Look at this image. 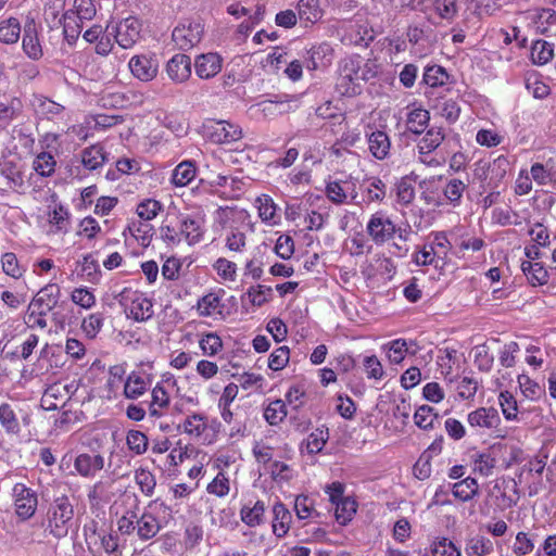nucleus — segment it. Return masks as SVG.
I'll return each mask as SVG.
<instances>
[{
  "instance_id": "nucleus-1",
  "label": "nucleus",
  "mask_w": 556,
  "mask_h": 556,
  "mask_svg": "<svg viewBox=\"0 0 556 556\" xmlns=\"http://www.w3.org/2000/svg\"><path fill=\"white\" fill-rule=\"evenodd\" d=\"M117 530L123 535H136L140 541L154 539L162 530L160 518L152 511H140L138 502L134 508L126 509L117 519Z\"/></svg>"
},
{
  "instance_id": "nucleus-2",
  "label": "nucleus",
  "mask_w": 556,
  "mask_h": 556,
  "mask_svg": "<svg viewBox=\"0 0 556 556\" xmlns=\"http://www.w3.org/2000/svg\"><path fill=\"white\" fill-rule=\"evenodd\" d=\"M84 536L88 551L92 554L122 556L123 548L118 534L111 528L100 527L97 520H90L84 526Z\"/></svg>"
},
{
  "instance_id": "nucleus-3",
  "label": "nucleus",
  "mask_w": 556,
  "mask_h": 556,
  "mask_svg": "<svg viewBox=\"0 0 556 556\" xmlns=\"http://www.w3.org/2000/svg\"><path fill=\"white\" fill-rule=\"evenodd\" d=\"M219 428L220 422L216 418H210L204 412L188 414L179 425L184 434L204 445H211L217 441Z\"/></svg>"
},
{
  "instance_id": "nucleus-4",
  "label": "nucleus",
  "mask_w": 556,
  "mask_h": 556,
  "mask_svg": "<svg viewBox=\"0 0 556 556\" xmlns=\"http://www.w3.org/2000/svg\"><path fill=\"white\" fill-rule=\"evenodd\" d=\"M445 131L442 127H430L416 142L417 161L430 168L442 167L446 163V157L439 151V148L445 140Z\"/></svg>"
},
{
  "instance_id": "nucleus-5",
  "label": "nucleus",
  "mask_w": 556,
  "mask_h": 556,
  "mask_svg": "<svg viewBox=\"0 0 556 556\" xmlns=\"http://www.w3.org/2000/svg\"><path fill=\"white\" fill-rule=\"evenodd\" d=\"M519 498L518 484L513 478L497 477L485 486V503L500 511L513 508Z\"/></svg>"
},
{
  "instance_id": "nucleus-6",
  "label": "nucleus",
  "mask_w": 556,
  "mask_h": 556,
  "mask_svg": "<svg viewBox=\"0 0 556 556\" xmlns=\"http://www.w3.org/2000/svg\"><path fill=\"white\" fill-rule=\"evenodd\" d=\"M74 517V506L67 495L63 494L53 500L46 514V531L55 539L68 534Z\"/></svg>"
},
{
  "instance_id": "nucleus-7",
  "label": "nucleus",
  "mask_w": 556,
  "mask_h": 556,
  "mask_svg": "<svg viewBox=\"0 0 556 556\" xmlns=\"http://www.w3.org/2000/svg\"><path fill=\"white\" fill-rule=\"evenodd\" d=\"M359 63H362L359 54H352L341 60L336 83V89L341 96L354 97L361 93Z\"/></svg>"
},
{
  "instance_id": "nucleus-8",
  "label": "nucleus",
  "mask_w": 556,
  "mask_h": 556,
  "mask_svg": "<svg viewBox=\"0 0 556 556\" xmlns=\"http://www.w3.org/2000/svg\"><path fill=\"white\" fill-rule=\"evenodd\" d=\"M510 170V162L507 156L498 155L493 160H479L475 163L473 177L484 188L495 189L504 180Z\"/></svg>"
},
{
  "instance_id": "nucleus-9",
  "label": "nucleus",
  "mask_w": 556,
  "mask_h": 556,
  "mask_svg": "<svg viewBox=\"0 0 556 556\" xmlns=\"http://www.w3.org/2000/svg\"><path fill=\"white\" fill-rule=\"evenodd\" d=\"M175 377L167 372L150 390V399L147 401L148 415L151 419H161L169 414L172 395L167 387L175 386Z\"/></svg>"
},
{
  "instance_id": "nucleus-10",
  "label": "nucleus",
  "mask_w": 556,
  "mask_h": 556,
  "mask_svg": "<svg viewBox=\"0 0 556 556\" xmlns=\"http://www.w3.org/2000/svg\"><path fill=\"white\" fill-rule=\"evenodd\" d=\"M118 296L127 316L134 320L146 321L153 316V303L144 292L125 287Z\"/></svg>"
},
{
  "instance_id": "nucleus-11",
  "label": "nucleus",
  "mask_w": 556,
  "mask_h": 556,
  "mask_svg": "<svg viewBox=\"0 0 556 556\" xmlns=\"http://www.w3.org/2000/svg\"><path fill=\"white\" fill-rule=\"evenodd\" d=\"M142 26L143 23L139 17L129 15L115 24H108L105 30L114 37V42L122 49L128 50L134 48L140 40Z\"/></svg>"
},
{
  "instance_id": "nucleus-12",
  "label": "nucleus",
  "mask_w": 556,
  "mask_h": 556,
  "mask_svg": "<svg viewBox=\"0 0 556 556\" xmlns=\"http://www.w3.org/2000/svg\"><path fill=\"white\" fill-rule=\"evenodd\" d=\"M204 35V24L201 21L185 20L172 31L174 45L182 51H188L198 46Z\"/></svg>"
},
{
  "instance_id": "nucleus-13",
  "label": "nucleus",
  "mask_w": 556,
  "mask_h": 556,
  "mask_svg": "<svg viewBox=\"0 0 556 556\" xmlns=\"http://www.w3.org/2000/svg\"><path fill=\"white\" fill-rule=\"evenodd\" d=\"M222 213L225 215L226 219L222 223L224 233V248L229 253L233 254H242L247 251L248 248V236L247 232L239 226L235 218L230 220L229 215H235V211L232 210H222Z\"/></svg>"
},
{
  "instance_id": "nucleus-14",
  "label": "nucleus",
  "mask_w": 556,
  "mask_h": 556,
  "mask_svg": "<svg viewBox=\"0 0 556 556\" xmlns=\"http://www.w3.org/2000/svg\"><path fill=\"white\" fill-rule=\"evenodd\" d=\"M396 230L393 220L381 211L374 213L366 225L367 235L377 245H382L392 240Z\"/></svg>"
},
{
  "instance_id": "nucleus-15",
  "label": "nucleus",
  "mask_w": 556,
  "mask_h": 556,
  "mask_svg": "<svg viewBox=\"0 0 556 556\" xmlns=\"http://www.w3.org/2000/svg\"><path fill=\"white\" fill-rule=\"evenodd\" d=\"M14 508L21 520L30 519L38 506L37 493L24 483H15L12 489Z\"/></svg>"
},
{
  "instance_id": "nucleus-16",
  "label": "nucleus",
  "mask_w": 556,
  "mask_h": 556,
  "mask_svg": "<svg viewBox=\"0 0 556 556\" xmlns=\"http://www.w3.org/2000/svg\"><path fill=\"white\" fill-rule=\"evenodd\" d=\"M128 67L135 78L148 83L157 76L159 60L153 52L139 53L129 59Z\"/></svg>"
},
{
  "instance_id": "nucleus-17",
  "label": "nucleus",
  "mask_w": 556,
  "mask_h": 556,
  "mask_svg": "<svg viewBox=\"0 0 556 556\" xmlns=\"http://www.w3.org/2000/svg\"><path fill=\"white\" fill-rule=\"evenodd\" d=\"M205 131L210 141L216 144H227L242 138L241 127L227 121H210Z\"/></svg>"
},
{
  "instance_id": "nucleus-18",
  "label": "nucleus",
  "mask_w": 556,
  "mask_h": 556,
  "mask_svg": "<svg viewBox=\"0 0 556 556\" xmlns=\"http://www.w3.org/2000/svg\"><path fill=\"white\" fill-rule=\"evenodd\" d=\"M153 375L143 370H132L124 381L123 394L128 400H138L150 390Z\"/></svg>"
},
{
  "instance_id": "nucleus-19",
  "label": "nucleus",
  "mask_w": 556,
  "mask_h": 556,
  "mask_svg": "<svg viewBox=\"0 0 556 556\" xmlns=\"http://www.w3.org/2000/svg\"><path fill=\"white\" fill-rule=\"evenodd\" d=\"M306 67L308 71H324L331 66L334 59V49L328 41L312 45L307 50Z\"/></svg>"
},
{
  "instance_id": "nucleus-20",
  "label": "nucleus",
  "mask_w": 556,
  "mask_h": 556,
  "mask_svg": "<svg viewBox=\"0 0 556 556\" xmlns=\"http://www.w3.org/2000/svg\"><path fill=\"white\" fill-rule=\"evenodd\" d=\"M0 175L5 179L8 189L17 193L25 192V175L23 165L20 162L10 159H3L0 162Z\"/></svg>"
},
{
  "instance_id": "nucleus-21",
  "label": "nucleus",
  "mask_w": 556,
  "mask_h": 556,
  "mask_svg": "<svg viewBox=\"0 0 556 556\" xmlns=\"http://www.w3.org/2000/svg\"><path fill=\"white\" fill-rule=\"evenodd\" d=\"M467 422L476 431L493 430L500 427L501 417L494 407H478L468 413Z\"/></svg>"
},
{
  "instance_id": "nucleus-22",
  "label": "nucleus",
  "mask_w": 556,
  "mask_h": 556,
  "mask_svg": "<svg viewBox=\"0 0 556 556\" xmlns=\"http://www.w3.org/2000/svg\"><path fill=\"white\" fill-rule=\"evenodd\" d=\"M161 239L167 245H178L184 241L182 213H167L160 227Z\"/></svg>"
},
{
  "instance_id": "nucleus-23",
  "label": "nucleus",
  "mask_w": 556,
  "mask_h": 556,
  "mask_svg": "<svg viewBox=\"0 0 556 556\" xmlns=\"http://www.w3.org/2000/svg\"><path fill=\"white\" fill-rule=\"evenodd\" d=\"M80 163L88 172H97L109 162L110 153L103 142H96L80 151Z\"/></svg>"
},
{
  "instance_id": "nucleus-24",
  "label": "nucleus",
  "mask_w": 556,
  "mask_h": 556,
  "mask_svg": "<svg viewBox=\"0 0 556 556\" xmlns=\"http://www.w3.org/2000/svg\"><path fill=\"white\" fill-rule=\"evenodd\" d=\"M24 111V102L20 97L5 96L0 100V134L8 130L10 125L20 118Z\"/></svg>"
},
{
  "instance_id": "nucleus-25",
  "label": "nucleus",
  "mask_w": 556,
  "mask_h": 556,
  "mask_svg": "<svg viewBox=\"0 0 556 556\" xmlns=\"http://www.w3.org/2000/svg\"><path fill=\"white\" fill-rule=\"evenodd\" d=\"M108 30L103 29L101 25L94 24L83 34L86 42L94 45V52L101 56H108L114 49V41L111 40Z\"/></svg>"
},
{
  "instance_id": "nucleus-26",
  "label": "nucleus",
  "mask_w": 556,
  "mask_h": 556,
  "mask_svg": "<svg viewBox=\"0 0 556 556\" xmlns=\"http://www.w3.org/2000/svg\"><path fill=\"white\" fill-rule=\"evenodd\" d=\"M191 58L184 53L173 55L166 64V74L175 84H182L191 76Z\"/></svg>"
},
{
  "instance_id": "nucleus-27",
  "label": "nucleus",
  "mask_w": 556,
  "mask_h": 556,
  "mask_svg": "<svg viewBox=\"0 0 556 556\" xmlns=\"http://www.w3.org/2000/svg\"><path fill=\"white\" fill-rule=\"evenodd\" d=\"M104 467V458L100 454L80 453L74 458V471L84 478H92Z\"/></svg>"
},
{
  "instance_id": "nucleus-28",
  "label": "nucleus",
  "mask_w": 556,
  "mask_h": 556,
  "mask_svg": "<svg viewBox=\"0 0 556 556\" xmlns=\"http://www.w3.org/2000/svg\"><path fill=\"white\" fill-rule=\"evenodd\" d=\"M530 175L538 186L556 188V157H548L544 162L532 163Z\"/></svg>"
},
{
  "instance_id": "nucleus-29",
  "label": "nucleus",
  "mask_w": 556,
  "mask_h": 556,
  "mask_svg": "<svg viewBox=\"0 0 556 556\" xmlns=\"http://www.w3.org/2000/svg\"><path fill=\"white\" fill-rule=\"evenodd\" d=\"M223 59L214 52L203 53L195 58L194 71L199 78L210 79L220 73Z\"/></svg>"
},
{
  "instance_id": "nucleus-30",
  "label": "nucleus",
  "mask_w": 556,
  "mask_h": 556,
  "mask_svg": "<svg viewBox=\"0 0 556 556\" xmlns=\"http://www.w3.org/2000/svg\"><path fill=\"white\" fill-rule=\"evenodd\" d=\"M266 505L264 501L256 498L248 500L240 508V520L250 528H256L265 521Z\"/></svg>"
},
{
  "instance_id": "nucleus-31",
  "label": "nucleus",
  "mask_w": 556,
  "mask_h": 556,
  "mask_svg": "<svg viewBox=\"0 0 556 556\" xmlns=\"http://www.w3.org/2000/svg\"><path fill=\"white\" fill-rule=\"evenodd\" d=\"M225 291H210L202 295L195 304L197 313L200 317H216L223 314V294Z\"/></svg>"
},
{
  "instance_id": "nucleus-32",
  "label": "nucleus",
  "mask_w": 556,
  "mask_h": 556,
  "mask_svg": "<svg viewBox=\"0 0 556 556\" xmlns=\"http://www.w3.org/2000/svg\"><path fill=\"white\" fill-rule=\"evenodd\" d=\"M407 109V130L414 135H422L429 126L430 112L417 102L412 103Z\"/></svg>"
},
{
  "instance_id": "nucleus-33",
  "label": "nucleus",
  "mask_w": 556,
  "mask_h": 556,
  "mask_svg": "<svg viewBox=\"0 0 556 556\" xmlns=\"http://www.w3.org/2000/svg\"><path fill=\"white\" fill-rule=\"evenodd\" d=\"M368 151L376 160L383 161L391 150V140L383 130H372L366 134Z\"/></svg>"
},
{
  "instance_id": "nucleus-34",
  "label": "nucleus",
  "mask_w": 556,
  "mask_h": 556,
  "mask_svg": "<svg viewBox=\"0 0 556 556\" xmlns=\"http://www.w3.org/2000/svg\"><path fill=\"white\" fill-rule=\"evenodd\" d=\"M22 48L24 53L34 61L40 60L43 55L42 46L34 22L27 23L24 27Z\"/></svg>"
},
{
  "instance_id": "nucleus-35",
  "label": "nucleus",
  "mask_w": 556,
  "mask_h": 556,
  "mask_svg": "<svg viewBox=\"0 0 556 556\" xmlns=\"http://www.w3.org/2000/svg\"><path fill=\"white\" fill-rule=\"evenodd\" d=\"M450 484L452 496L460 503L470 502L479 494V482L473 477L467 476Z\"/></svg>"
},
{
  "instance_id": "nucleus-36",
  "label": "nucleus",
  "mask_w": 556,
  "mask_h": 556,
  "mask_svg": "<svg viewBox=\"0 0 556 556\" xmlns=\"http://www.w3.org/2000/svg\"><path fill=\"white\" fill-rule=\"evenodd\" d=\"M254 206L262 223L268 226H276L280 223L277 204L268 194H261L254 201Z\"/></svg>"
},
{
  "instance_id": "nucleus-37",
  "label": "nucleus",
  "mask_w": 556,
  "mask_h": 556,
  "mask_svg": "<svg viewBox=\"0 0 556 556\" xmlns=\"http://www.w3.org/2000/svg\"><path fill=\"white\" fill-rule=\"evenodd\" d=\"M296 10L299 20L305 27L316 24L324 16L320 0H299Z\"/></svg>"
},
{
  "instance_id": "nucleus-38",
  "label": "nucleus",
  "mask_w": 556,
  "mask_h": 556,
  "mask_svg": "<svg viewBox=\"0 0 556 556\" xmlns=\"http://www.w3.org/2000/svg\"><path fill=\"white\" fill-rule=\"evenodd\" d=\"M212 269L222 285L235 283L238 279L239 267L236 262L219 256L212 263Z\"/></svg>"
},
{
  "instance_id": "nucleus-39",
  "label": "nucleus",
  "mask_w": 556,
  "mask_h": 556,
  "mask_svg": "<svg viewBox=\"0 0 556 556\" xmlns=\"http://www.w3.org/2000/svg\"><path fill=\"white\" fill-rule=\"evenodd\" d=\"M61 288L58 283L49 282L43 286L31 299V302L46 311H53L60 301Z\"/></svg>"
},
{
  "instance_id": "nucleus-40",
  "label": "nucleus",
  "mask_w": 556,
  "mask_h": 556,
  "mask_svg": "<svg viewBox=\"0 0 556 556\" xmlns=\"http://www.w3.org/2000/svg\"><path fill=\"white\" fill-rule=\"evenodd\" d=\"M182 228L184 241L189 245L198 244L203 240L205 229L201 218L182 213Z\"/></svg>"
},
{
  "instance_id": "nucleus-41",
  "label": "nucleus",
  "mask_w": 556,
  "mask_h": 556,
  "mask_svg": "<svg viewBox=\"0 0 556 556\" xmlns=\"http://www.w3.org/2000/svg\"><path fill=\"white\" fill-rule=\"evenodd\" d=\"M362 193L368 203H382L387 197V185L380 177H368L362 184Z\"/></svg>"
},
{
  "instance_id": "nucleus-42",
  "label": "nucleus",
  "mask_w": 556,
  "mask_h": 556,
  "mask_svg": "<svg viewBox=\"0 0 556 556\" xmlns=\"http://www.w3.org/2000/svg\"><path fill=\"white\" fill-rule=\"evenodd\" d=\"M273 533L277 538L281 539L286 536L290 530L292 515L287 506L281 502H277L273 506Z\"/></svg>"
},
{
  "instance_id": "nucleus-43",
  "label": "nucleus",
  "mask_w": 556,
  "mask_h": 556,
  "mask_svg": "<svg viewBox=\"0 0 556 556\" xmlns=\"http://www.w3.org/2000/svg\"><path fill=\"white\" fill-rule=\"evenodd\" d=\"M59 23L63 28V37L64 40L70 45H76L81 30H83V21L76 17L72 11H65L62 14V17L59 18Z\"/></svg>"
},
{
  "instance_id": "nucleus-44",
  "label": "nucleus",
  "mask_w": 556,
  "mask_h": 556,
  "mask_svg": "<svg viewBox=\"0 0 556 556\" xmlns=\"http://www.w3.org/2000/svg\"><path fill=\"white\" fill-rule=\"evenodd\" d=\"M0 426L9 435H17L22 430L15 408L8 402L0 404Z\"/></svg>"
},
{
  "instance_id": "nucleus-45",
  "label": "nucleus",
  "mask_w": 556,
  "mask_h": 556,
  "mask_svg": "<svg viewBox=\"0 0 556 556\" xmlns=\"http://www.w3.org/2000/svg\"><path fill=\"white\" fill-rule=\"evenodd\" d=\"M429 249L435 253L437 258L440 261L441 266L444 267L452 250V243L444 231L432 232L427 242Z\"/></svg>"
},
{
  "instance_id": "nucleus-46",
  "label": "nucleus",
  "mask_w": 556,
  "mask_h": 556,
  "mask_svg": "<svg viewBox=\"0 0 556 556\" xmlns=\"http://www.w3.org/2000/svg\"><path fill=\"white\" fill-rule=\"evenodd\" d=\"M88 501L91 506H98L101 503H108L114 496L113 481L99 480L88 491Z\"/></svg>"
},
{
  "instance_id": "nucleus-47",
  "label": "nucleus",
  "mask_w": 556,
  "mask_h": 556,
  "mask_svg": "<svg viewBox=\"0 0 556 556\" xmlns=\"http://www.w3.org/2000/svg\"><path fill=\"white\" fill-rule=\"evenodd\" d=\"M396 203L408 206L415 199V179L410 176L401 177L394 185Z\"/></svg>"
},
{
  "instance_id": "nucleus-48",
  "label": "nucleus",
  "mask_w": 556,
  "mask_h": 556,
  "mask_svg": "<svg viewBox=\"0 0 556 556\" xmlns=\"http://www.w3.org/2000/svg\"><path fill=\"white\" fill-rule=\"evenodd\" d=\"M556 9H540L533 17L536 31L546 35H556Z\"/></svg>"
},
{
  "instance_id": "nucleus-49",
  "label": "nucleus",
  "mask_w": 556,
  "mask_h": 556,
  "mask_svg": "<svg viewBox=\"0 0 556 556\" xmlns=\"http://www.w3.org/2000/svg\"><path fill=\"white\" fill-rule=\"evenodd\" d=\"M472 471L481 477H489L496 467V458L491 451L477 452L471 456Z\"/></svg>"
},
{
  "instance_id": "nucleus-50",
  "label": "nucleus",
  "mask_w": 556,
  "mask_h": 556,
  "mask_svg": "<svg viewBox=\"0 0 556 556\" xmlns=\"http://www.w3.org/2000/svg\"><path fill=\"white\" fill-rule=\"evenodd\" d=\"M48 222L54 232H67L71 225V213L68 208L59 203L48 213Z\"/></svg>"
},
{
  "instance_id": "nucleus-51",
  "label": "nucleus",
  "mask_w": 556,
  "mask_h": 556,
  "mask_svg": "<svg viewBox=\"0 0 556 556\" xmlns=\"http://www.w3.org/2000/svg\"><path fill=\"white\" fill-rule=\"evenodd\" d=\"M521 269L531 286H543L548 281V271L540 262L523 261Z\"/></svg>"
},
{
  "instance_id": "nucleus-52",
  "label": "nucleus",
  "mask_w": 556,
  "mask_h": 556,
  "mask_svg": "<svg viewBox=\"0 0 556 556\" xmlns=\"http://www.w3.org/2000/svg\"><path fill=\"white\" fill-rule=\"evenodd\" d=\"M46 311L34 302H29L24 316V323L29 329H46L48 327V314Z\"/></svg>"
},
{
  "instance_id": "nucleus-53",
  "label": "nucleus",
  "mask_w": 556,
  "mask_h": 556,
  "mask_svg": "<svg viewBox=\"0 0 556 556\" xmlns=\"http://www.w3.org/2000/svg\"><path fill=\"white\" fill-rule=\"evenodd\" d=\"M493 551L492 541L484 535L477 534L466 540L465 553L467 556H488Z\"/></svg>"
},
{
  "instance_id": "nucleus-54",
  "label": "nucleus",
  "mask_w": 556,
  "mask_h": 556,
  "mask_svg": "<svg viewBox=\"0 0 556 556\" xmlns=\"http://www.w3.org/2000/svg\"><path fill=\"white\" fill-rule=\"evenodd\" d=\"M1 269L8 277L20 280L26 273V267L21 264L16 254L13 252H4L0 256Z\"/></svg>"
},
{
  "instance_id": "nucleus-55",
  "label": "nucleus",
  "mask_w": 556,
  "mask_h": 556,
  "mask_svg": "<svg viewBox=\"0 0 556 556\" xmlns=\"http://www.w3.org/2000/svg\"><path fill=\"white\" fill-rule=\"evenodd\" d=\"M195 164L192 161H182L174 168L170 181L176 187H186L195 178Z\"/></svg>"
},
{
  "instance_id": "nucleus-56",
  "label": "nucleus",
  "mask_w": 556,
  "mask_h": 556,
  "mask_svg": "<svg viewBox=\"0 0 556 556\" xmlns=\"http://www.w3.org/2000/svg\"><path fill=\"white\" fill-rule=\"evenodd\" d=\"M422 83L431 88H438L452 83V80L451 75L443 66L433 64L425 68Z\"/></svg>"
},
{
  "instance_id": "nucleus-57",
  "label": "nucleus",
  "mask_w": 556,
  "mask_h": 556,
  "mask_svg": "<svg viewBox=\"0 0 556 556\" xmlns=\"http://www.w3.org/2000/svg\"><path fill=\"white\" fill-rule=\"evenodd\" d=\"M21 23L16 17H8L0 21V42L5 45L16 43L21 37Z\"/></svg>"
},
{
  "instance_id": "nucleus-58",
  "label": "nucleus",
  "mask_w": 556,
  "mask_h": 556,
  "mask_svg": "<svg viewBox=\"0 0 556 556\" xmlns=\"http://www.w3.org/2000/svg\"><path fill=\"white\" fill-rule=\"evenodd\" d=\"M125 368L122 365H114L109 368V377L104 384V396L109 400L117 396L118 389L125 381Z\"/></svg>"
},
{
  "instance_id": "nucleus-59",
  "label": "nucleus",
  "mask_w": 556,
  "mask_h": 556,
  "mask_svg": "<svg viewBox=\"0 0 556 556\" xmlns=\"http://www.w3.org/2000/svg\"><path fill=\"white\" fill-rule=\"evenodd\" d=\"M288 410L283 400L270 401L264 408L263 417L270 426L280 425L287 417Z\"/></svg>"
},
{
  "instance_id": "nucleus-60",
  "label": "nucleus",
  "mask_w": 556,
  "mask_h": 556,
  "mask_svg": "<svg viewBox=\"0 0 556 556\" xmlns=\"http://www.w3.org/2000/svg\"><path fill=\"white\" fill-rule=\"evenodd\" d=\"M230 478L224 469H220L213 480L206 485V492L218 498L226 497L230 493Z\"/></svg>"
},
{
  "instance_id": "nucleus-61",
  "label": "nucleus",
  "mask_w": 556,
  "mask_h": 556,
  "mask_svg": "<svg viewBox=\"0 0 556 556\" xmlns=\"http://www.w3.org/2000/svg\"><path fill=\"white\" fill-rule=\"evenodd\" d=\"M104 315L101 312L84 317L80 325L84 336L89 340L96 339L104 326Z\"/></svg>"
},
{
  "instance_id": "nucleus-62",
  "label": "nucleus",
  "mask_w": 556,
  "mask_h": 556,
  "mask_svg": "<svg viewBox=\"0 0 556 556\" xmlns=\"http://www.w3.org/2000/svg\"><path fill=\"white\" fill-rule=\"evenodd\" d=\"M334 517L340 525L350 522L357 511L358 504L355 498L346 496L334 504Z\"/></svg>"
},
{
  "instance_id": "nucleus-63",
  "label": "nucleus",
  "mask_w": 556,
  "mask_h": 556,
  "mask_svg": "<svg viewBox=\"0 0 556 556\" xmlns=\"http://www.w3.org/2000/svg\"><path fill=\"white\" fill-rule=\"evenodd\" d=\"M439 420V415L430 405L419 406L414 414L415 425L422 430H431L434 428V424Z\"/></svg>"
},
{
  "instance_id": "nucleus-64",
  "label": "nucleus",
  "mask_w": 556,
  "mask_h": 556,
  "mask_svg": "<svg viewBox=\"0 0 556 556\" xmlns=\"http://www.w3.org/2000/svg\"><path fill=\"white\" fill-rule=\"evenodd\" d=\"M466 188L467 185L463 180L452 178L446 181L443 188V195L448 204L456 207L460 205Z\"/></svg>"
}]
</instances>
